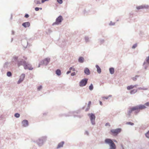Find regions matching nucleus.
<instances>
[{"label": "nucleus", "instance_id": "nucleus-1", "mask_svg": "<svg viewBox=\"0 0 149 149\" xmlns=\"http://www.w3.org/2000/svg\"><path fill=\"white\" fill-rule=\"evenodd\" d=\"M146 108V107L144 105H138L131 107L129 109L128 114L130 116L133 111H134L135 113L136 114L140 110L144 109Z\"/></svg>", "mask_w": 149, "mask_h": 149}, {"label": "nucleus", "instance_id": "nucleus-2", "mask_svg": "<svg viewBox=\"0 0 149 149\" xmlns=\"http://www.w3.org/2000/svg\"><path fill=\"white\" fill-rule=\"evenodd\" d=\"M21 65H23L25 69H29L30 70H32L33 68H32L31 65L27 63L25 61H22L19 62L18 63V66Z\"/></svg>", "mask_w": 149, "mask_h": 149}, {"label": "nucleus", "instance_id": "nucleus-3", "mask_svg": "<svg viewBox=\"0 0 149 149\" xmlns=\"http://www.w3.org/2000/svg\"><path fill=\"white\" fill-rule=\"evenodd\" d=\"M105 143L108 144L111 149H115L116 146L113 141L110 139H106L105 140Z\"/></svg>", "mask_w": 149, "mask_h": 149}, {"label": "nucleus", "instance_id": "nucleus-4", "mask_svg": "<svg viewBox=\"0 0 149 149\" xmlns=\"http://www.w3.org/2000/svg\"><path fill=\"white\" fill-rule=\"evenodd\" d=\"M121 131V129L120 128L116 130H111V134L114 136H116L117 134Z\"/></svg>", "mask_w": 149, "mask_h": 149}, {"label": "nucleus", "instance_id": "nucleus-5", "mask_svg": "<svg viewBox=\"0 0 149 149\" xmlns=\"http://www.w3.org/2000/svg\"><path fill=\"white\" fill-rule=\"evenodd\" d=\"M88 115L90 116L91 120V123L93 125H94L95 124V116L94 114L93 113L89 114Z\"/></svg>", "mask_w": 149, "mask_h": 149}, {"label": "nucleus", "instance_id": "nucleus-6", "mask_svg": "<svg viewBox=\"0 0 149 149\" xmlns=\"http://www.w3.org/2000/svg\"><path fill=\"white\" fill-rule=\"evenodd\" d=\"M88 79H85L81 80L79 83V86L82 87L85 86L87 83Z\"/></svg>", "mask_w": 149, "mask_h": 149}, {"label": "nucleus", "instance_id": "nucleus-7", "mask_svg": "<svg viewBox=\"0 0 149 149\" xmlns=\"http://www.w3.org/2000/svg\"><path fill=\"white\" fill-rule=\"evenodd\" d=\"M50 60L49 58H46L41 61L40 65L44 64L47 65L49 62Z\"/></svg>", "mask_w": 149, "mask_h": 149}, {"label": "nucleus", "instance_id": "nucleus-8", "mask_svg": "<svg viewBox=\"0 0 149 149\" xmlns=\"http://www.w3.org/2000/svg\"><path fill=\"white\" fill-rule=\"evenodd\" d=\"M62 19V17L61 16H59L56 19V21L54 24H59L61 22Z\"/></svg>", "mask_w": 149, "mask_h": 149}, {"label": "nucleus", "instance_id": "nucleus-9", "mask_svg": "<svg viewBox=\"0 0 149 149\" xmlns=\"http://www.w3.org/2000/svg\"><path fill=\"white\" fill-rule=\"evenodd\" d=\"M22 124L24 127H26L28 125V121L26 120H23L22 122Z\"/></svg>", "mask_w": 149, "mask_h": 149}, {"label": "nucleus", "instance_id": "nucleus-10", "mask_svg": "<svg viewBox=\"0 0 149 149\" xmlns=\"http://www.w3.org/2000/svg\"><path fill=\"white\" fill-rule=\"evenodd\" d=\"M25 77V75L24 74H22L20 76V78L18 82V84H19L22 81H23L24 77Z\"/></svg>", "mask_w": 149, "mask_h": 149}, {"label": "nucleus", "instance_id": "nucleus-11", "mask_svg": "<svg viewBox=\"0 0 149 149\" xmlns=\"http://www.w3.org/2000/svg\"><path fill=\"white\" fill-rule=\"evenodd\" d=\"M147 8V7L146 6L144 5H141L139 6H137L136 7V9L138 10L146 8Z\"/></svg>", "mask_w": 149, "mask_h": 149}, {"label": "nucleus", "instance_id": "nucleus-12", "mask_svg": "<svg viewBox=\"0 0 149 149\" xmlns=\"http://www.w3.org/2000/svg\"><path fill=\"white\" fill-rule=\"evenodd\" d=\"M22 25L24 27H29L30 25V23L29 22H26L22 24Z\"/></svg>", "mask_w": 149, "mask_h": 149}, {"label": "nucleus", "instance_id": "nucleus-13", "mask_svg": "<svg viewBox=\"0 0 149 149\" xmlns=\"http://www.w3.org/2000/svg\"><path fill=\"white\" fill-rule=\"evenodd\" d=\"M84 73L87 75H89L90 74V72L89 69L88 68H86L84 69Z\"/></svg>", "mask_w": 149, "mask_h": 149}, {"label": "nucleus", "instance_id": "nucleus-14", "mask_svg": "<svg viewBox=\"0 0 149 149\" xmlns=\"http://www.w3.org/2000/svg\"><path fill=\"white\" fill-rule=\"evenodd\" d=\"M137 86V85H135L134 86H133V85H131L130 86H127V89L128 90H130V89H133L134 87H136Z\"/></svg>", "mask_w": 149, "mask_h": 149}, {"label": "nucleus", "instance_id": "nucleus-15", "mask_svg": "<svg viewBox=\"0 0 149 149\" xmlns=\"http://www.w3.org/2000/svg\"><path fill=\"white\" fill-rule=\"evenodd\" d=\"M64 143V142H61L58 143V146L57 147V148H59L61 147H63V145Z\"/></svg>", "mask_w": 149, "mask_h": 149}, {"label": "nucleus", "instance_id": "nucleus-16", "mask_svg": "<svg viewBox=\"0 0 149 149\" xmlns=\"http://www.w3.org/2000/svg\"><path fill=\"white\" fill-rule=\"evenodd\" d=\"M96 67L97 69V71L98 73H100L101 72L100 68L97 65H96Z\"/></svg>", "mask_w": 149, "mask_h": 149}, {"label": "nucleus", "instance_id": "nucleus-17", "mask_svg": "<svg viewBox=\"0 0 149 149\" xmlns=\"http://www.w3.org/2000/svg\"><path fill=\"white\" fill-rule=\"evenodd\" d=\"M43 143V141L42 140L39 139V142H38V144L39 146H41V144H42Z\"/></svg>", "mask_w": 149, "mask_h": 149}, {"label": "nucleus", "instance_id": "nucleus-18", "mask_svg": "<svg viewBox=\"0 0 149 149\" xmlns=\"http://www.w3.org/2000/svg\"><path fill=\"white\" fill-rule=\"evenodd\" d=\"M34 2L36 4H41L40 0H35Z\"/></svg>", "mask_w": 149, "mask_h": 149}, {"label": "nucleus", "instance_id": "nucleus-19", "mask_svg": "<svg viewBox=\"0 0 149 149\" xmlns=\"http://www.w3.org/2000/svg\"><path fill=\"white\" fill-rule=\"evenodd\" d=\"M84 59L83 57H80L79 59V61L80 63H83L84 62Z\"/></svg>", "mask_w": 149, "mask_h": 149}, {"label": "nucleus", "instance_id": "nucleus-20", "mask_svg": "<svg viewBox=\"0 0 149 149\" xmlns=\"http://www.w3.org/2000/svg\"><path fill=\"white\" fill-rule=\"evenodd\" d=\"M109 71L111 74H113L114 72V69L113 68H111L109 69Z\"/></svg>", "mask_w": 149, "mask_h": 149}, {"label": "nucleus", "instance_id": "nucleus-21", "mask_svg": "<svg viewBox=\"0 0 149 149\" xmlns=\"http://www.w3.org/2000/svg\"><path fill=\"white\" fill-rule=\"evenodd\" d=\"M56 73L58 75H60L61 74V71L59 69L57 70L56 71Z\"/></svg>", "mask_w": 149, "mask_h": 149}, {"label": "nucleus", "instance_id": "nucleus-22", "mask_svg": "<svg viewBox=\"0 0 149 149\" xmlns=\"http://www.w3.org/2000/svg\"><path fill=\"white\" fill-rule=\"evenodd\" d=\"M93 84H91L90 85L89 87V89L90 90H92L93 89Z\"/></svg>", "mask_w": 149, "mask_h": 149}, {"label": "nucleus", "instance_id": "nucleus-23", "mask_svg": "<svg viewBox=\"0 0 149 149\" xmlns=\"http://www.w3.org/2000/svg\"><path fill=\"white\" fill-rule=\"evenodd\" d=\"M11 73L10 72H8L7 73V75L8 77H10L11 76Z\"/></svg>", "mask_w": 149, "mask_h": 149}, {"label": "nucleus", "instance_id": "nucleus-24", "mask_svg": "<svg viewBox=\"0 0 149 149\" xmlns=\"http://www.w3.org/2000/svg\"><path fill=\"white\" fill-rule=\"evenodd\" d=\"M20 116L19 114L16 113L15 114V116L16 118H19Z\"/></svg>", "mask_w": 149, "mask_h": 149}, {"label": "nucleus", "instance_id": "nucleus-25", "mask_svg": "<svg viewBox=\"0 0 149 149\" xmlns=\"http://www.w3.org/2000/svg\"><path fill=\"white\" fill-rule=\"evenodd\" d=\"M146 136L147 137L149 138V131L146 134Z\"/></svg>", "mask_w": 149, "mask_h": 149}, {"label": "nucleus", "instance_id": "nucleus-26", "mask_svg": "<svg viewBox=\"0 0 149 149\" xmlns=\"http://www.w3.org/2000/svg\"><path fill=\"white\" fill-rule=\"evenodd\" d=\"M69 70H72V71H74L75 70V69L74 68H73L72 67H70V68H69Z\"/></svg>", "mask_w": 149, "mask_h": 149}, {"label": "nucleus", "instance_id": "nucleus-27", "mask_svg": "<svg viewBox=\"0 0 149 149\" xmlns=\"http://www.w3.org/2000/svg\"><path fill=\"white\" fill-rule=\"evenodd\" d=\"M40 9L41 10L42 9V8H39L38 7H36L35 8V10L36 11H38V10H39V9Z\"/></svg>", "mask_w": 149, "mask_h": 149}, {"label": "nucleus", "instance_id": "nucleus-28", "mask_svg": "<svg viewBox=\"0 0 149 149\" xmlns=\"http://www.w3.org/2000/svg\"><path fill=\"white\" fill-rule=\"evenodd\" d=\"M57 2L60 4H61L62 2V0H57Z\"/></svg>", "mask_w": 149, "mask_h": 149}, {"label": "nucleus", "instance_id": "nucleus-29", "mask_svg": "<svg viewBox=\"0 0 149 149\" xmlns=\"http://www.w3.org/2000/svg\"><path fill=\"white\" fill-rule=\"evenodd\" d=\"M146 61L147 62L149 63V56H148L147 58H146Z\"/></svg>", "mask_w": 149, "mask_h": 149}, {"label": "nucleus", "instance_id": "nucleus-30", "mask_svg": "<svg viewBox=\"0 0 149 149\" xmlns=\"http://www.w3.org/2000/svg\"><path fill=\"white\" fill-rule=\"evenodd\" d=\"M136 91H137L136 90H133L131 91L130 93H134L136 92Z\"/></svg>", "mask_w": 149, "mask_h": 149}, {"label": "nucleus", "instance_id": "nucleus-31", "mask_svg": "<svg viewBox=\"0 0 149 149\" xmlns=\"http://www.w3.org/2000/svg\"><path fill=\"white\" fill-rule=\"evenodd\" d=\"M136 46H137V44H135L132 47V48L133 49H134L136 47Z\"/></svg>", "mask_w": 149, "mask_h": 149}, {"label": "nucleus", "instance_id": "nucleus-32", "mask_svg": "<svg viewBox=\"0 0 149 149\" xmlns=\"http://www.w3.org/2000/svg\"><path fill=\"white\" fill-rule=\"evenodd\" d=\"M138 77V76H135V77ZM132 79L134 80V81H136V77H133L132 78Z\"/></svg>", "mask_w": 149, "mask_h": 149}, {"label": "nucleus", "instance_id": "nucleus-33", "mask_svg": "<svg viewBox=\"0 0 149 149\" xmlns=\"http://www.w3.org/2000/svg\"><path fill=\"white\" fill-rule=\"evenodd\" d=\"M42 88V86H38V90L39 91Z\"/></svg>", "mask_w": 149, "mask_h": 149}, {"label": "nucleus", "instance_id": "nucleus-34", "mask_svg": "<svg viewBox=\"0 0 149 149\" xmlns=\"http://www.w3.org/2000/svg\"><path fill=\"white\" fill-rule=\"evenodd\" d=\"M75 75H76V73L75 72H73L71 74V75L72 76H73Z\"/></svg>", "mask_w": 149, "mask_h": 149}, {"label": "nucleus", "instance_id": "nucleus-35", "mask_svg": "<svg viewBox=\"0 0 149 149\" xmlns=\"http://www.w3.org/2000/svg\"><path fill=\"white\" fill-rule=\"evenodd\" d=\"M91 104V101H89L88 102V104L89 108L90 107Z\"/></svg>", "mask_w": 149, "mask_h": 149}, {"label": "nucleus", "instance_id": "nucleus-36", "mask_svg": "<svg viewBox=\"0 0 149 149\" xmlns=\"http://www.w3.org/2000/svg\"><path fill=\"white\" fill-rule=\"evenodd\" d=\"M145 105L146 106H149V102H147L145 103Z\"/></svg>", "mask_w": 149, "mask_h": 149}, {"label": "nucleus", "instance_id": "nucleus-37", "mask_svg": "<svg viewBox=\"0 0 149 149\" xmlns=\"http://www.w3.org/2000/svg\"><path fill=\"white\" fill-rule=\"evenodd\" d=\"M128 124H130L132 125H133L134 124L133 123H132L131 122H130L127 123Z\"/></svg>", "mask_w": 149, "mask_h": 149}, {"label": "nucleus", "instance_id": "nucleus-38", "mask_svg": "<svg viewBox=\"0 0 149 149\" xmlns=\"http://www.w3.org/2000/svg\"><path fill=\"white\" fill-rule=\"evenodd\" d=\"M29 17V15L27 14H26L25 15V17L26 18H28Z\"/></svg>", "mask_w": 149, "mask_h": 149}, {"label": "nucleus", "instance_id": "nucleus-39", "mask_svg": "<svg viewBox=\"0 0 149 149\" xmlns=\"http://www.w3.org/2000/svg\"><path fill=\"white\" fill-rule=\"evenodd\" d=\"M48 1V0H42L41 2L42 3H43L45 1Z\"/></svg>", "mask_w": 149, "mask_h": 149}, {"label": "nucleus", "instance_id": "nucleus-40", "mask_svg": "<svg viewBox=\"0 0 149 149\" xmlns=\"http://www.w3.org/2000/svg\"><path fill=\"white\" fill-rule=\"evenodd\" d=\"M71 70H70V71H68L67 72V74H69V73H70V72H71Z\"/></svg>", "mask_w": 149, "mask_h": 149}, {"label": "nucleus", "instance_id": "nucleus-41", "mask_svg": "<svg viewBox=\"0 0 149 149\" xmlns=\"http://www.w3.org/2000/svg\"><path fill=\"white\" fill-rule=\"evenodd\" d=\"M108 97H103V98H104V99H108Z\"/></svg>", "mask_w": 149, "mask_h": 149}, {"label": "nucleus", "instance_id": "nucleus-42", "mask_svg": "<svg viewBox=\"0 0 149 149\" xmlns=\"http://www.w3.org/2000/svg\"><path fill=\"white\" fill-rule=\"evenodd\" d=\"M105 125L106 126H107V125H109V126L110 125H109V124L108 123H107L106 125Z\"/></svg>", "mask_w": 149, "mask_h": 149}, {"label": "nucleus", "instance_id": "nucleus-43", "mask_svg": "<svg viewBox=\"0 0 149 149\" xmlns=\"http://www.w3.org/2000/svg\"><path fill=\"white\" fill-rule=\"evenodd\" d=\"M100 104L101 105H102V102L101 101H100Z\"/></svg>", "mask_w": 149, "mask_h": 149}, {"label": "nucleus", "instance_id": "nucleus-44", "mask_svg": "<svg viewBox=\"0 0 149 149\" xmlns=\"http://www.w3.org/2000/svg\"><path fill=\"white\" fill-rule=\"evenodd\" d=\"M24 58L25 60H26L27 59V58L26 57H24Z\"/></svg>", "mask_w": 149, "mask_h": 149}, {"label": "nucleus", "instance_id": "nucleus-45", "mask_svg": "<svg viewBox=\"0 0 149 149\" xmlns=\"http://www.w3.org/2000/svg\"><path fill=\"white\" fill-rule=\"evenodd\" d=\"M86 134H87V135H88V133L87 132H86Z\"/></svg>", "mask_w": 149, "mask_h": 149}, {"label": "nucleus", "instance_id": "nucleus-46", "mask_svg": "<svg viewBox=\"0 0 149 149\" xmlns=\"http://www.w3.org/2000/svg\"><path fill=\"white\" fill-rule=\"evenodd\" d=\"M114 142H117V141H116V140H114Z\"/></svg>", "mask_w": 149, "mask_h": 149}]
</instances>
